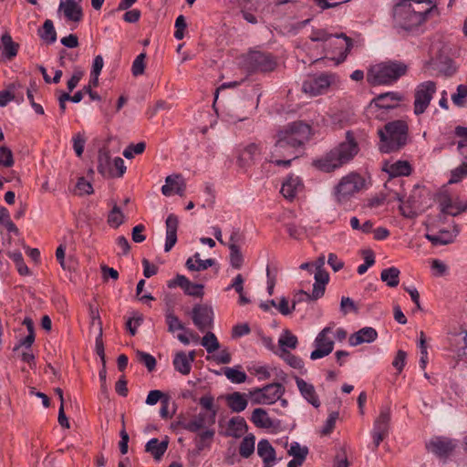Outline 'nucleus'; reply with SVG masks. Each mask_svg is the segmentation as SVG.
I'll return each instance as SVG.
<instances>
[{
  "instance_id": "obj_15",
  "label": "nucleus",
  "mask_w": 467,
  "mask_h": 467,
  "mask_svg": "<svg viewBox=\"0 0 467 467\" xmlns=\"http://www.w3.org/2000/svg\"><path fill=\"white\" fill-rule=\"evenodd\" d=\"M312 265L315 268L314 297L323 296L329 281V275L324 268L325 256L320 255Z\"/></svg>"
},
{
  "instance_id": "obj_37",
  "label": "nucleus",
  "mask_w": 467,
  "mask_h": 467,
  "mask_svg": "<svg viewBox=\"0 0 467 467\" xmlns=\"http://www.w3.org/2000/svg\"><path fill=\"white\" fill-rule=\"evenodd\" d=\"M458 234V230L452 234L449 231H440L437 234H426L425 237L434 245H444L453 242Z\"/></svg>"
},
{
  "instance_id": "obj_47",
  "label": "nucleus",
  "mask_w": 467,
  "mask_h": 467,
  "mask_svg": "<svg viewBox=\"0 0 467 467\" xmlns=\"http://www.w3.org/2000/svg\"><path fill=\"white\" fill-rule=\"evenodd\" d=\"M462 164L451 171V178L449 183H457L462 178L467 176V156H462Z\"/></svg>"
},
{
  "instance_id": "obj_32",
  "label": "nucleus",
  "mask_w": 467,
  "mask_h": 467,
  "mask_svg": "<svg viewBox=\"0 0 467 467\" xmlns=\"http://www.w3.org/2000/svg\"><path fill=\"white\" fill-rule=\"evenodd\" d=\"M225 400L229 409L234 412H242L248 406L247 394L239 391L227 394Z\"/></svg>"
},
{
  "instance_id": "obj_48",
  "label": "nucleus",
  "mask_w": 467,
  "mask_h": 467,
  "mask_svg": "<svg viewBox=\"0 0 467 467\" xmlns=\"http://www.w3.org/2000/svg\"><path fill=\"white\" fill-rule=\"evenodd\" d=\"M124 220L125 216L120 211V208L117 204H114L112 210L109 213L108 223L110 227L118 228L124 223Z\"/></svg>"
},
{
  "instance_id": "obj_16",
  "label": "nucleus",
  "mask_w": 467,
  "mask_h": 467,
  "mask_svg": "<svg viewBox=\"0 0 467 467\" xmlns=\"http://www.w3.org/2000/svg\"><path fill=\"white\" fill-rule=\"evenodd\" d=\"M246 63L251 70H259L264 72L274 70L276 65L270 55L262 52L250 53L246 59Z\"/></svg>"
},
{
  "instance_id": "obj_13",
  "label": "nucleus",
  "mask_w": 467,
  "mask_h": 467,
  "mask_svg": "<svg viewBox=\"0 0 467 467\" xmlns=\"http://www.w3.org/2000/svg\"><path fill=\"white\" fill-rule=\"evenodd\" d=\"M391 413L389 407H382L379 415L376 418L371 431L373 439L372 451H376L380 442L389 435Z\"/></svg>"
},
{
  "instance_id": "obj_62",
  "label": "nucleus",
  "mask_w": 467,
  "mask_h": 467,
  "mask_svg": "<svg viewBox=\"0 0 467 467\" xmlns=\"http://www.w3.org/2000/svg\"><path fill=\"white\" fill-rule=\"evenodd\" d=\"M251 372L258 380H266L271 377L269 368L267 366H254Z\"/></svg>"
},
{
  "instance_id": "obj_29",
  "label": "nucleus",
  "mask_w": 467,
  "mask_h": 467,
  "mask_svg": "<svg viewBox=\"0 0 467 467\" xmlns=\"http://www.w3.org/2000/svg\"><path fill=\"white\" fill-rule=\"evenodd\" d=\"M382 170L390 177L407 176L411 171L410 164L407 161H386Z\"/></svg>"
},
{
  "instance_id": "obj_1",
  "label": "nucleus",
  "mask_w": 467,
  "mask_h": 467,
  "mask_svg": "<svg viewBox=\"0 0 467 467\" xmlns=\"http://www.w3.org/2000/svg\"><path fill=\"white\" fill-rule=\"evenodd\" d=\"M432 10L431 0H398L393 5L394 26L411 31L421 26Z\"/></svg>"
},
{
  "instance_id": "obj_8",
  "label": "nucleus",
  "mask_w": 467,
  "mask_h": 467,
  "mask_svg": "<svg viewBox=\"0 0 467 467\" xmlns=\"http://www.w3.org/2000/svg\"><path fill=\"white\" fill-rule=\"evenodd\" d=\"M296 158H297V152L292 149L287 140H285V134H277L276 141L266 161L277 166L288 167Z\"/></svg>"
},
{
  "instance_id": "obj_55",
  "label": "nucleus",
  "mask_w": 467,
  "mask_h": 467,
  "mask_svg": "<svg viewBox=\"0 0 467 467\" xmlns=\"http://www.w3.org/2000/svg\"><path fill=\"white\" fill-rule=\"evenodd\" d=\"M145 57H146V54L145 53H140L134 59V61L132 63L131 70H132V74L135 77L140 76V75H142L144 73V70H145Z\"/></svg>"
},
{
  "instance_id": "obj_52",
  "label": "nucleus",
  "mask_w": 467,
  "mask_h": 467,
  "mask_svg": "<svg viewBox=\"0 0 467 467\" xmlns=\"http://www.w3.org/2000/svg\"><path fill=\"white\" fill-rule=\"evenodd\" d=\"M467 99V86L466 85H459L457 87L456 92L451 95V100L453 104L457 107H463L465 105Z\"/></svg>"
},
{
  "instance_id": "obj_24",
  "label": "nucleus",
  "mask_w": 467,
  "mask_h": 467,
  "mask_svg": "<svg viewBox=\"0 0 467 467\" xmlns=\"http://www.w3.org/2000/svg\"><path fill=\"white\" fill-rule=\"evenodd\" d=\"M250 420L257 428L261 429L277 428L280 425L279 420L270 418L267 411L262 408L254 409Z\"/></svg>"
},
{
  "instance_id": "obj_28",
  "label": "nucleus",
  "mask_w": 467,
  "mask_h": 467,
  "mask_svg": "<svg viewBox=\"0 0 467 467\" xmlns=\"http://www.w3.org/2000/svg\"><path fill=\"white\" fill-rule=\"evenodd\" d=\"M303 190V182L298 176L289 175L281 187V193L286 199H293Z\"/></svg>"
},
{
  "instance_id": "obj_2",
  "label": "nucleus",
  "mask_w": 467,
  "mask_h": 467,
  "mask_svg": "<svg viewBox=\"0 0 467 467\" xmlns=\"http://www.w3.org/2000/svg\"><path fill=\"white\" fill-rule=\"evenodd\" d=\"M358 150L359 148L357 141L348 131L344 142L332 149L323 157L314 161L313 164L321 171L331 172L350 161L358 154Z\"/></svg>"
},
{
  "instance_id": "obj_3",
  "label": "nucleus",
  "mask_w": 467,
  "mask_h": 467,
  "mask_svg": "<svg viewBox=\"0 0 467 467\" xmlns=\"http://www.w3.org/2000/svg\"><path fill=\"white\" fill-rule=\"evenodd\" d=\"M378 134L380 138L379 149L381 152L398 151L409 141V126L404 120H393L379 130Z\"/></svg>"
},
{
  "instance_id": "obj_12",
  "label": "nucleus",
  "mask_w": 467,
  "mask_h": 467,
  "mask_svg": "<svg viewBox=\"0 0 467 467\" xmlns=\"http://www.w3.org/2000/svg\"><path fill=\"white\" fill-rule=\"evenodd\" d=\"M335 325L324 327L314 340L315 349L310 354L312 360L328 356L334 349L333 328Z\"/></svg>"
},
{
  "instance_id": "obj_49",
  "label": "nucleus",
  "mask_w": 467,
  "mask_h": 467,
  "mask_svg": "<svg viewBox=\"0 0 467 467\" xmlns=\"http://www.w3.org/2000/svg\"><path fill=\"white\" fill-rule=\"evenodd\" d=\"M230 249V265L234 269H240L244 264V256L241 253L239 245H229Z\"/></svg>"
},
{
  "instance_id": "obj_20",
  "label": "nucleus",
  "mask_w": 467,
  "mask_h": 467,
  "mask_svg": "<svg viewBox=\"0 0 467 467\" xmlns=\"http://www.w3.org/2000/svg\"><path fill=\"white\" fill-rule=\"evenodd\" d=\"M456 447V443L448 438L437 437L431 440L427 448L439 457L448 456Z\"/></svg>"
},
{
  "instance_id": "obj_18",
  "label": "nucleus",
  "mask_w": 467,
  "mask_h": 467,
  "mask_svg": "<svg viewBox=\"0 0 467 467\" xmlns=\"http://www.w3.org/2000/svg\"><path fill=\"white\" fill-rule=\"evenodd\" d=\"M257 454L262 459V467H274L281 460L277 458L275 448L266 439L258 441Z\"/></svg>"
},
{
  "instance_id": "obj_14",
  "label": "nucleus",
  "mask_w": 467,
  "mask_h": 467,
  "mask_svg": "<svg viewBox=\"0 0 467 467\" xmlns=\"http://www.w3.org/2000/svg\"><path fill=\"white\" fill-rule=\"evenodd\" d=\"M214 313L207 305H195L192 310V319L195 327L203 332L213 326Z\"/></svg>"
},
{
  "instance_id": "obj_4",
  "label": "nucleus",
  "mask_w": 467,
  "mask_h": 467,
  "mask_svg": "<svg viewBox=\"0 0 467 467\" xmlns=\"http://www.w3.org/2000/svg\"><path fill=\"white\" fill-rule=\"evenodd\" d=\"M408 67L400 61H385L374 65L368 73V81L373 85H389L407 73Z\"/></svg>"
},
{
  "instance_id": "obj_61",
  "label": "nucleus",
  "mask_w": 467,
  "mask_h": 467,
  "mask_svg": "<svg viewBox=\"0 0 467 467\" xmlns=\"http://www.w3.org/2000/svg\"><path fill=\"white\" fill-rule=\"evenodd\" d=\"M76 191L79 195L91 194L93 192V187L84 177H80L77 182Z\"/></svg>"
},
{
  "instance_id": "obj_5",
  "label": "nucleus",
  "mask_w": 467,
  "mask_h": 467,
  "mask_svg": "<svg viewBox=\"0 0 467 467\" xmlns=\"http://www.w3.org/2000/svg\"><path fill=\"white\" fill-rule=\"evenodd\" d=\"M340 83L337 74L323 72L306 79L302 84V90L310 97H317L327 93L330 88L339 87Z\"/></svg>"
},
{
  "instance_id": "obj_54",
  "label": "nucleus",
  "mask_w": 467,
  "mask_h": 467,
  "mask_svg": "<svg viewBox=\"0 0 467 467\" xmlns=\"http://www.w3.org/2000/svg\"><path fill=\"white\" fill-rule=\"evenodd\" d=\"M281 358L292 368H303L304 362L303 360L290 353L289 351H284L281 354Z\"/></svg>"
},
{
  "instance_id": "obj_39",
  "label": "nucleus",
  "mask_w": 467,
  "mask_h": 467,
  "mask_svg": "<svg viewBox=\"0 0 467 467\" xmlns=\"http://www.w3.org/2000/svg\"><path fill=\"white\" fill-rule=\"evenodd\" d=\"M173 366L176 371L182 375H189L192 369L191 362L186 358V353L183 351L177 352L173 358Z\"/></svg>"
},
{
  "instance_id": "obj_19",
  "label": "nucleus",
  "mask_w": 467,
  "mask_h": 467,
  "mask_svg": "<svg viewBox=\"0 0 467 467\" xmlns=\"http://www.w3.org/2000/svg\"><path fill=\"white\" fill-rule=\"evenodd\" d=\"M441 211L451 216H457L467 210V201L452 200L448 195H442L440 199Z\"/></svg>"
},
{
  "instance_id": "obj_51",
  "label": "nucleus",
  "mask_w": 467,
  "mask_h": 467,
  "mask_svg": "<svg viewBox=\"0 0 467 467\" xmlns=\"http://www.w3.org/2000/svg\"><path fill=\"white\" fill-rule=\"evenodd\" d=\"M455 134L462 138L458 142V150L462 156H467V128L458 126L455 128Z\"/></svg>"
},
{
  "instance_id": "obj_17",
  "label": "nucleus",
  "mask_w": 467,
  "mask_h": 467,
  "mask_svg": "<svg viewBox=\"0 0 467 467\" xmlns=\"http://www.w3.org/2000/svg\"><path fill=\"white\" fill-rule=\"evenodd\" d=\"M216 411H200L185 424V429L192 432H198L203 429L211 428L215 423Z\"/></svg>"
},
{
  "instance_id": "obj_60",
  "label": "nucleus",
  "mask_w": 467,
  "mask_h": 467,
  "mask_svg": "<svg viewBox=\"0 0 467 467\" xmlns=\"http://www.w3.org/2000/svg\"><path fill=\"white\" fill-rule=\"evenodd\" d=\"M73 149L77 154L78 157H81L84 151L85 144H86V139L84 134L78 133L74 135L73 139Z\"/></svg>"
},
{
  "instance_id": "obj_44",
  "label": "nucleus",
  "mask_w": 467,
  "mask_h": 467,
  "mask_svg": "<svg viewBox=\"0 0 467 467\" xmlns=\"http://www.w3.org/2000/svg\"><path fill=\"white\" fill-rule=\"evenodd\" d=\"M297 343V337L289 330H285L278 339V344L282 352L287 351V348L295 349Z\"/></svg>"
},
{
  "instance_id": "obj_22",
  "label": "nucleus",
  "mask_w": 467,
  "mask_h": 467,
  "mask_svg": "<svg viewBox=\"0 0 467 467\" xmlns=\"http://www.w3.org/2000/svg\"><path fill=\"white\" fill-rule=\"evenodd\" d=\"M19 44L15 42L9 33H5L1 36L0 52L2 61L13 60L18 53Z\"/></svg>"
},
{
  "instance_id": "obj_26",
  "label": "nucleus",
  "mask_w": 467,
  "mask_h": 467,
  "mask_svg": "<svg viewBox=\"0 0 467 467\" xmlns=\"http://www.w3.org/2000/svg\"><path fill=\"white\" fill-rule=\"evenodd\" d=\"M296 383L300 391V394L303 396L305 400H306L311 405L315 408H318L320 406V401L318 396L316 392L315 387L306 382L305 379L296 377Z\"/></svg>"
},
{
  "instance_id": "obj_36",
  "label": "nucleus",
  "mask_w": 467,
  "mask_h": 467,
  "mask_svg": "<svg viewBox=\"0 0 467 467\" xmlns=\"http://www.w3.org/2000/svg\"><path fill=\"white\" fill-rule=\"evenodd\" d=\"M168 448V441H160L157 438L150 439L145 445V451L157 461L161 460Z\"/></svg>"
},
{
  "instance_id": "obj_6",
  "label": "nucleus",
  "mask_w": 467,
  "mask_h": 467,
  "mask_svg": "<svg viewBox=\"0 0 467 467\" xmlns=\"http://www.w3.org/2000/svg\"><path fill=\"white\" fill-rule=\"evenodd\" d=\"M365 186V180L358 173L351 172L342 177L334 188V197L338 204L347 203Z\"/></svg>"
},
{
  "instance_id": "obj_57",
  "label": "nucleus",
  "mask_w": 467,
  "mask_h": 467,
  "mask_svg": "<svg viewBox=\"0 0 467 467\" xmlns=\"http://www.w3.org/2000/svg\"><path fill=\"white\" fill-rule=\"evenodd\" d=\"M146 148L144 142H139L135 145H129L123 151V156L127 159H132L136 154H141Z\"/></svg>"
},
{
  "instance_id": "obj_59",
  "label": "nucleus",
  "mask_w": 467,
  "mask_h": 467,
  "mask_svg": "<svg viewBox=\"0 0 467 467\" xmlns=\"http://www.w3.org/2000/svg\"><path fill=\"white\" fill-rule=\"evenodd\" d=\"M270 304L275 306L282 315L287 316L293 312L295 308L289 306V302L285 297H281L278 304L275 300H270Z\"/></svg>"
},
{
  "instance_id": "obj_43",
  "label": "nucleus",
  "mask_w": 467,
  "mask_h": 467,
  "mask_svg": "<svg viewBox=\"0 0 467 467\" xmlns=\"http://www.w3.org/2000/svg\"><path fill=\"white\" fill-rule=\"evenodd\" d=\"M223 374L232 383L241 384L246 381L247 376L240 367H226L223 368Z\"/></svg>"
},
{
  "instance_id": "obj_45",
  "label": "nucleus",
  "mask_w": 467,
  "mask_h": 467,
  "mask_svg": "<svg viewBox=\"0 0 467 467\" xmlns=\"http://www.w3.org/2000/svg\"><path fill=\"white\" fill-rule=\"evenodd\" d=\"M400 270L397 267L386 268L381 272L380 278L389 286L395 287L399 285Z\"/></svg>"
},
{
  "instance_id": "obj_33",
  "label": "nucleus",
  "mask_w": 467,
  "mask_h": 467,
  "mask_svg": "<svg viewBox=\"0 0 467 467\" xmlns=\"http://www.w3.org/2000/svg\"><path fill=\"white\" fill-rule=\"evenodd\" d=\"M402 100V96L397 92H386L379 94L373 99L376 107L380 109H393Z\"/></svg>"
},
{
  "instance_id": "obj_7",
  "label": "nucleus",
  "mask_w": 467,
  "mask_h": 467,
  "mask_svg": "<svg viewBox=\"0 0 467 467\" xmlns=\"http://www.w3.org/2000/svg\"><path fill=\"white\" fill-rule=\"evenodd\" d=\"M284 393L285 387L281 383H272L252 389L248 395L253 404L272 405L279 400Z\"/></svg>"
},
{
  "instance_id": "obj_30",
  "label": "nucleus",
  "mask_w": 467,
  "mask_h": 467,
  "mask_svg": "<svg viewBox=\"0 0 467 467\" xmlns=\"http://www.w3.org/2000/svg\"><path fill=\"white\" fill-rule=\"evenodd\" d=\"M262 150L259 145L250 143L239 153L238 161L241 166H250L261 156Z\"/></svg>"
},
{
  "instance_id": "obj_40",
  "label": "nucleus",
  "mask_w": 467,
  "mask_h": 467,
  "mask_svg": "<svg viewBox=\"0 0 467 467\" xmlns=\"http://www.w3.org/2000/svg\"><path fill=\"white\" fill-rule=\"evenodd\" d=\"M255 448V437L250 433L244 437L239 446V454L243 458H249L254 452Z\"/></svg>"
},
{
  "instance_id": "obj_10",
  "label": "nucleus",
  "mask_w": 467,
  "mask_h": 467,
  "mask_svg": "<svg viewBox=\"0 0 467 467\" xmlns=\"http://www.w3.org/2000/svg\"><path fill=\"white\" fill-rule=\"evenodd\" d=\"M436 90V83L431 80L421 82L416 86L413 102V111L415 115L419 116L426 111Z\"/></svg>"
},
{
  "instance_id": "obj_38",
  "label": "nucleus",
  "mask_w": 467,
  "mask_h": 467,
  "mask_svg": "<svg viewBox=\"0 0 467 467\" xmlns=\"http://www.w3.org/2000/svg\"><path fill=\"white\" fill-rule=\"evenodd\" d=\"M213 265V259L202 260L199 253H196L192 257L186 261V267L190 271H203Z\"/></svg>"
},
{
  "instance_id": "obj_21",
  "label": "nucleus",
  "mask_w": 467,
  "mask_h": 467,
  "mask_svg": "<svg viewBox=\"0 0 467 467\" xmlns=\"http://www.w3.org/2000/svg\"><path fill=\"white\" fill-rule=\"evenodd\" d=\"M185 188L186 184L182 175L172 174L166 177L165 184L161 187V192L164 196H171L173 193L182 196Z\"/></svg>"
},
{
  "instance_id": "obj_11",
  "label": "nucleus",
  "mask_w": 467,
  "mask_h": 467,
  "mask_svg": "<svg viewBox=\"0 0 467 467\" xmlns=\"http://www.w3.org/2000/svg\"><path fill=\"white\" fill-rule=\"evenodd\" d=\"M311 129L308 125L302 122H293L281 130L277 134H285V140L297 151L310 136Z\"/></svg>"
},
{
  "instance_id": "obj_25",
  "label": "nucleus",
  "mask_w": 467,
  "mask_h": 467,
  "mask_svg": "<svg viewBox=\"0 0 467 467\" xmlns=\"http://www.w3.org/2000/svg\"><path fill=\"white\" fill-rule=\"evenodd\" d=\"M179 225L178 217L171 213L166 219V239L164 251L169 252L172 249L177 242V229Z\"/></svg>"
},
{
  "instance_id": "obj_42",
  "label": "nucleus",
  "mask_w": 467,
  "mask_h": 467,
  "mask_svg": "<svg viewBox=\"0 0 467 467\" xmlns=\"http://www.w3.org/2000/svg\"><path fill=\"white\" fill-rule=\"evenodd\" d=\"M39 36L47 44L56 42L57 33L51 20L47 19L44 22L42 28L39 29Z\"/></svg>"
},
{
  "instance_id": "obj_53",
  "label": "nucleus",
  "mask_w": 467,
  "mask_h": 467,
  "mask_svg": "<svg viewBox=\"0 0 467 467\" xmlns=\"http://www.w3.org/2000/svg\"><path fill=\"white\" fill-rule=\"evenodd\" d=\"M140 362L143 363L149 371H152L156 367V359L149 353L138 350L136 352Z\"/></svg>"
},
{
  "instance_id": "obj_34",
  "label": "nucleus",
  "mask_w": 467,
  "mask_h": 467,
  "mask_svg": "<svg viewBox=\"0 0 467 467\" xmlns=\"http://www.w3.org/2000/svg\"><path fill=\"white\" fill-rule=\"evenodd\" d=\"M247 431V424L243 417L236 416L233 417L227 426L226 435L239 438L244 435Z\"/></svg>"
},
{
  "instance_id": "obj_41",
  "label": "nucleus",
  "mask_w": 467,
  "mask_h": 467,
  "mask_svg": "<svg viewBox=\"0 0 467 467\" xmlns=\"http://www.w3.org/2000/svg\"><path fill=\"white\" fill-rule=\"evenodd\" d=\"M396 199L400 202V210L405 217H413L416 214L414 211L418 206L416 205V201L414 197H410L407 201L403 200V196L397 193Z\"/></svg>"
},
{
  "instance_id": "obj_58",
  "label": "nucleus",
  "mask_w": 467,
  "mask_h": 467,
  "mask_svg": "<svg viewBox=\"0 0 467 467\" xmlns=\"http://www.w3.org/2000/svg\"><path fill=\"white\" fill-rule=\"evenodd\" d=\"M322 296H317V297H314V289L312 290V293L309 294L304 290H299L298 292H296L295 295H294V298H293V308L296 307V305L297 303H300V302H303V301H315V300H317L319 298H321Z\"/></svg>"
},
{
  "instance_id": "obj_64",
  "label": "nucleus",
  "mask_w": 467,
  "mask_h": 467,
  "mask_svg": "<svg viewBox=\"0 0 467 467\" xmlns=\"http://www.w3.org/2000/svg\"><path fill=\"white\" fill-rule=\"evenodd\" d=\"M187 26L185 18L182 15L179 16L175 20V32L174 37L178 40H181L184 36V30Z\"/></svg>"
},
{
  "instance_id": "obj_35",
  "label": "nucleus",
  "mask_w": 467,
  "mask_h": 467,
  "mask_svg": "<svg viewBox=\"0 0 467 467\" xmlns=\"http://www.w3.org/2000/svg\"><path fill=\"white\" fill-rule=\"evenodd\" d=\"M98 171L103 176H114L110 154L106 149H100L98 155Z\"/></svg>"
},
{
  "instance_id": "obj_27",
  "label": "nucleus",
  "mask_w": 467,
  "mask_h": 467,
  "mask_svg": "<svg viewBox=\"0 0 467 467\" xmlns=\"http://www.w3.org/2000/svg\"><path fill=\"white\" fill-rule=\"evenodd\" d=\"M377 337V331L373 327H366L350 335L348 343L350 346L356 347L363 343H371L375 341Z\"/></svg>"
},
{
  "instance_id": "obj_23",
  "label": "nucleus",
  "mask_w": 467,
  "mask_h": 467,
  "mask_svg": "<svg viewBox=\"0 0 467 467\" xmlns=\"http://www.w3.org/2000/svg\"><path fill=\"white\" fill-rule=\"evenodd\" d=\"M287 454L293 459L288 462L287 467H300L305 462L308 454V448L293 441L289 444Z\"/></svg>"
},
{
  "instance_id": "obj_63",
  "label": "nucleus",
  "mask_w": 467,
  "mask_h": 467,
  "mask_svg": "<svg viewBox=\"0 0 467 467\" xmlns=\"http://www.w3.org/2000/svg\"><path fill=\"white\" fill-rule=\"evenodd\" d=\"M183 291L189 296L201 297L203 295V285L190 281Z\"/></svg>"
},
{
  "instance_id": "obj_56",
  "label": "nucleus",
  "mask_w": 467,
  "mask_h": 467,
  "mask_svg": "<svg viewBox=\"0 0 467 467\" xmlns=\"http://www.w3.org/2000/svg\"><path fill=\"white\" fill-rule=\"evenodd\" d=\"M0 165L9 168L14 165V158L12 150L5 147H0Z\"/></svg>"
},
{
  "instance_id": "obj_50",
  "label": "nucleus",
  "mask_w": 467,
  "mask_h": 467,
  "mask_svg": "<svg viewBox=\"0 0 467 467\" xmlns=\"http://www.w3.org/2000/svg\"><path fill=\"white\" fill-rule=\"evenodd\" d=\"M165 318L169 332L174 333L177 330H185L184 325L171 311L166 313Z\"/></svg>"
},
{
  "instance_id": "obj_46",
  "label": "nucleus",
  "mask_w": 467,
  "mask_h": 467,
  "mask_svg": "<svg viewBox=\"0 0 467 467\" xmlns=\"http://www.w3.org/2000/svg\"><path fill=\"white\" fill-rule=\"evenodd\" d=\"M201 344L208 353H213L220 348V344L215 334L211 331H208L202 337Z\"/></svg>"
},
{
  "instance_id": "obj_31",
  "label": "nucleus",
  "mask_w": 467,
  "mask_h": 467,
  "mask_svg": "<svg viewBox=\"0 0 467 467\" xmlns=\"http://www.w3.org/2000/svg\"><path fill=\"white\" fill-rule=\"evenodd\" d=\"M59 10H62L66 18L69 21L79 22L82 19V7L75 0L62 1L59 5Z\"/></svg>"
},
{
  "instance_id": "obj_9",
  "label": "nucleus",
  "mask_w": 467,
  "mask_h": 467,
  "mask_svg": "<svg viewBox=\"0 0 467 467\" xmlns=\"http://www.w3.org/2000/svg\"><path fill=\"white\" fill-rule=\"evenodd\" d=\"M332 36H333L328 34L326 30H317L312 33L310 39L314 42H329V45H328L329 47H334L335 48L338 49V52H337L339 55L338 57L332 58L333 60L336 61V64L338 65V64L342 63L343 61H345V59L347 58L348 53L350 52V50L352 48L353 43H352L351 38H349L343 33L335 35L336 38H343L344 43H342V44L338 45L337 43H332V41H331Z\"/></svg>"
}]
</instances>
